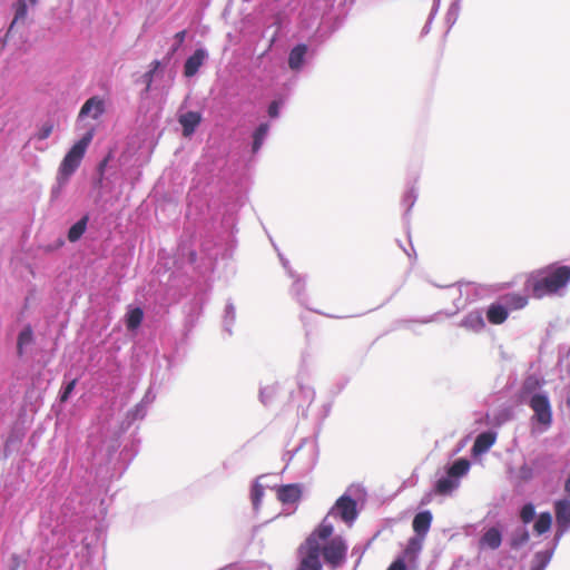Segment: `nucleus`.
<instances>
[{"mask_svg":"<svg viewBox=\"0 0 570 570\" xmlns=\"http://www.w3.org/2000/svg\"><path fill=\"white\" fill-rule=\"evenodd\" d=\"M570 283V266L552 264L533 272L525 282V287L533 297L559 295Z\"/></svg>","mask_w":570,"mask_h":570,"instance_id":"1","label":"nucleus"},{"mask_svg":"<svg viewBox=\"0 0 570 570\" xmlns=\"http://www.w3.org/2000/svg\"><path fill=\"white\" fill-rule=\"evenodd\" d=\"M470 466V461L463 458L448 464L434 483L435 493L440 495L452 494L460 487V479L469 472Z\"/></svg>","mask_w":570,"mask_h":570,"instance_id":"2","label":"nucleus"},{"mask_svg":"<svg viewBox=\"0 0 570 570\" xmlns=\"http://www.w3.org/2000/svg\"><path fill=\"white\" fill-rule=\"evenodd\" d=\"M94 137L92 131L86 132L66 154L63 157L59 171H58V181L60 185H66L69 178L73 175V173L80 166V163L85 156V153L91 142Z\"/></svg>","mask_w":570,"mask_h":570,"instance_id":"3","label":"nucleus"},{"mask_svg":"<svg viewBox=\"0 0 570 570\" xmlns=\"http://www.w3.org/2000/svg\"><path fill=\"white\" fill-rule=\"evenodd\" d=\"M449 288V295L453 298L454 308L451 311H440L429 316L420 318H402L395 322L396 327H409L410 323L429 324L438 321V316L444 314L448 317L454 316L460 309L465 306V302H462V289L461 286L451 285Z\"/></svg>","mask_w":570,"mask_h":570,"instance_id":"4","label":"nucleus"},{"mask_svg":"<svg viewBox=\"0 0 570 570\" xmlns=\"http://www.w3.org/2000/svg\"><path fill=\"white\" fill-rule=\"evenodd\" d=\"M333 533V525L327 522L326 518L322 521L320 527L305 540L299 547L298 553L301 559L307 558L312 550L316 549L317 561L321 562L322 544L321 541L327 540Z\"/></svg>","mask_w":570,"mask_h":570,"instance_id":"5","label":"nucleus"},{"mask_svg":"<svg viewBox=\"0 0 570 570\" xmlns=\"http://www.w3.org/2000/svg\"><path fill=\"white\" fill-rule=\"evenodd\" d=\"M529 406L533 411L532 420L543 425L544 430L549 429L552 423V410L548 395L542 392L534 393Z\"/></svg>","mask_w":570,"mask_h":570,"instance_id":"6","label":"nucleus"},{"mask_svg":"<svg viewBox=\"0 0 570 570\" xmlns=\"http://www.w3.org/2000/svg\"><path fill=\"white\" fill-rule=\"evenodd\" d=\"M38 0H17L13 3V19L8 28V31L2 40V46L6 45L7 39L14 33L20 27L26 28L29 24L28 11L29 8L35 7Z\"/></svg>","mask_w":570,"mask_h":570,"instance_id":"7","label":"nucleus"},{"mask_svg":"<svg viewBox=\"0 0 570 570\" xmlns=\"http://www.w3.org/2000/svg\"><path fill=\"white\" fill-rule=\"evenodd\" d=\"M357 514L356 501L348 494L341 495L328 512V515L340 518L348 525L356 520Z\"/></svg>","mask_w":570,"mask_h":570,"instance_id":"8","label":"nucleus"},{"mask_svg":"<svg viewBox=\"0 0 570 570\" xmlns=\"http://www.w3.org/2000/svg\"><path fill=\"white\" fill-rule=\"evenodd\" d=\"M346 552L347 544L345 540L342 537H334L324 548H322L321 554H323L326 563L332 568H337L344 562Z\"/></svg>","mask_w":570,"mask_h":570,"instance_id":"9","label":"nucleus"},{"mask_svg":"<svg viewBox=\"0 0 570 570\" xmlns=\"http://www.w3.org/2000/svg\"><path fill=\"white\" fill-rule=\"evenodd\" d=\"M554 510L558 527L556 538L559 539L570 528V501L566 499L558 500Z\"/></svg>","mask_w":570,"mask_h":570,"instance_id":"10","label":"nucleus"},{"mask_svg":"<svg viewBox=\"0 0 570 570\" xmlns=\"http://www.w3.org/2000/svg\"><path fill=\"white\" fill-rule=\"evenodd\" d=\"M105 110V100L98 96H94L82 105L79 111V119L89 117L97 120L104 115Z\"/></svg>","mask_w":570,"mask_h":570,"instance_id":"11","label":"nucleus"},{"mask_svg":"<svg viewBox=\"0 0 570 570\" xmlns=\"http://www.w3.org/2000/svg\"><path fill=\"white\" fill-rule=\"evenodd\" d=\"M208 53L204 48H197L193 55H190L184 65V76L187 78L194 77L199 68L204 65Z\"/></svg>","mask_w":570,"mask_h":570,"instance_id":"12","label":"nucleus"},{"mask_svg":"<svg viewBox=\"0 0 570 570\" xmlns=\"http://www.w3.org/2000/svg\"><path fill=\"white\" fill-rule=\"evenodd\" d=\"M309 49L305 43L294 46L288 55V67L294 72H299L305 63Z\"/></svg>","mask_w":570,"mask_h":570,"instance_id":"13","label":"nucleus"},{"mask_svg":"<svg viewBox=\"0 0 570 570\" xmlns=\"http://www.w3.org/2000/svg\"><path fill=\"white\" fill-rule=\"evenodd\" d=\"M164 77V68L163 63L159 60H154L149 70L145 72L141 77L142 82L146 85L145 92H149L154 89H157V81L159 78Z\"/></svg>","mask_w":570,"mask_h":570,"instance_id":"14","label":"nucleus"},{"mask_svg":"<svg viewBox=\"0 0 570 570\" xmlns=\"http://www.w3.org/2000/svg\"><path fill=\"white\" fill-rule=\"evenodd\" d=\"M497 432L493 430H487L478 434L472 445V452L475 455L483 454L490 450L495 443Z\"/></svg>","mask_w":570,"mask_h":570,"instance_id":"15","label":"nucleus"},{"mask_svg":"<svg viewBox=\"0 0 570 570\" xmlns=\"http://www.w3.org/2000/svg\"><path fill=\"white\" fill-rule=\"evenodd\" d=\"M178 121L183 127V135L190 137L200 124L202 115L198 111H186L179 115Z\"/></svg>","mask_w":570,"mask_h":570,"instance_id":"16","label":"nucleus"},{"mask_svg":"<svg viewBox=\"0 0 570 570\" xmlns=\"http://www.w3.org/2000/svg\"><path fill=\"white\" fill-rule=\"evenodd\" d=\"M302 489L299 484H285L277 489V499L283 504H292L299 501Z\"/></svg>","mask_w":570,"mask_h":570,"instance_id":"17","label":"nucleus"},{"mask_svg":"<svg viewBox=\"0 0 570 570\" xmlns=\"http://www.w3.org/2000/svg\"><path fill=\"white\" fill-rule=\"evenodd\" d=\"M461 327H464L474 333H480L485 327V321L481 311L475 309L468 313L460 323Z\"/></svg>","mask_w":570,"mask_h":570,"instance_id":"18","label":"nucleus"},{"mask_svg":"<svg viewBox=\"0 0 570 570\" xmlns=\"http://www.w3.org/2000/svg\"><path fill=\"white\" fill-rule=\"evenodd\" d=\"M432 520L433 515L430 510H424L416 513L412 522L415 534L420 537H426L431 528Z\"/></svg>","mask_w":570,"mask_h":570,"instance_id":"19","label":"nucleus"},{"mask_svg":"<svg viewBox=\"0 0 570 570\" xmlns=\"http://www.w3.org/2000/svg\"><path fill=\"white\" fill-rule=\"evenodd\" d=\"M144 321V311L139 306L128 305L125 314V325L128 331L134 332L138 330Z\"/></svg>","mask_w":570,"mask_h":570,"instance_id":"20","label":"nucleus"},{"mask_svg":"<svg viewBox=\"0 0 570 570\" xmlns=\"http://www.w3.org/2000/svg\"><path fill=\"white\" fill-rule=\"evenodd\" d=\"M508 316L509 313L507 311V306H504L500 301L492 303L487 309V318L491 324H502Z\"/></svg>","mask_w":570,"mask_h":570,"instance_id":"21","label":"nucleus"},{"mask_svg":"<svg viewBox=\"0 0 570 570\" xmlns=\"http://www.w3.org/2000/svg\"><path fill=\"white\" fill-rule=\"evenodd\" d=\"M501 543H502V533L495 527L488 529L480 538V547L481 548H489V549L495 550L501 546Z\"/></svg>","mask_w":570,"mask_h":570,"instance_id":"22","label":"nucleus"},{"mask_svg":"<svg viewBox=\"0 0 570 570\" xmlns=\"http://www.w3.org/2000/svg\"><path fill=\"white\" fill-rule=\"evenodd\" d=\"M500 302L507 306V311L522 309L528 304V297L519 293H508L500 297Z\"/></svg>","mask_w":570,"mask_h":570,"instance_id":"23","label":"nucleus"},{"mask_svg":"<svg viewBox=\"0 0 570 570\" xmlns=\"http://www.w3.org/2000/svg\"><path fill=\"white\" fill-rule=\"evenodd\" d=\"M265 476L266 475H261V476L256 478L250 485L249 497H250L253 510L255 513H257L259 511L261 505H262V500L264 497V489H265V485L262 483V480Z\"/></svg>","mask_w":570,"mask_h":570,"instance_id":"24","label":"nucleus"},{"mask_svg":"<svg viewBox=\"0 0 570 570\" xmlns=\"http://www.w3.org/2000/svg\"><path fill=\"white\" fill-rule=\"evenodd\" d=\"M35 342L33 330L30 324H27L19 333L17 340V355L22 357L24 355V348Z\"/></svg>","mask_w":570,"mask_h":570,"instance_id":"25","label":"nucleus"},{"mask_svg":"<svg viewBox=\"0 0 570 570\" xmlns=\"http://www.w3.org/2000/svg\"><path fill=\"white\" fill-rule=\"evenodd\" d=\"M268 132H269V124L268 122H262L258 125V127L254 130L253 135H252V146H250V150L252 153L255 155L257 154L264 141L266 140L267 136H268Z\"/></svg>","mask_w":570,"mask_h":570,"instance_id":"26","label":"nucleus"},{"mask_svg":"<svg viewBox=\"0 0 570 570\" xmlns=\"http://www.w3.org/2000/svg\"><path fill=\"white\" fill-rule=\"evenodd\" d=\"M89 223V215H83L79 220L70 226L67 233V238L70 243L78 242L87 230Z\"/></svg>","mask_w":570,"mask_h":570,"instance_id":"27","label":"nucleus"},{"mask_svg":"<svg viewBox=\"0 0 570 570\" xmlns=\"http://www.w3.org/2000/svg\"><path fill=\"white\" fill-rule=\"evenodd\" d=\"M278 391H279V384L277 382H273L267 385H261L259 393H258V399H259L261 403L265 406L272 404L273 401L275 400Z\"/></svg>","mask_w":570,"mask_h":570,"instance_id":"28","label":"nucleus"},{"mask_svg":"<svg viewBox=\"0 0 570 570\" xmlns=\"http://www.w3.org/2000/svg\"><path fill=\"white\" fill-rule=\"evenodd\" d=\"M236 321V308L234 303L228 299L225 305L223 315V328L229 336L233 334V326Z\"/></svg>","mask_w":570,"mask_h":570,"instance_id":"29","label":"nucleus"},{"mask_svg":"<svg viewBox=\"0 0 570 570\" xmlns=\"http://www.w3.org/2000/svg\"><path fill=\"white\" fill-rule=\"evenodd\" d=\"M293 278V284L291 286V294L296 298V301L304 306H307V296L305 294V279H303L299 275L295 274Z\"/></svg>","mask_w":570,"mask_h":570,"instance_id":"30","label":"nucleus"},{"mask_svg":"<svg viewBox=\"0 0 570 570\" xmlns=\"http://www.w3.org/2000/svg\"><path fill=\"white\" fill-rule=\"evenodd\" d=\"M425 537H420L414 534V537L410 538L404 550L405 557L412 561L415 560L423 548Z\"/></svg>","mask_w":570,"mask_h":570,"instance_id":"31","label":"nucleus"},{"mask_svg":"<svg viewBox=\"0 0 570 570\" xmlns=\"http://www.w3.org/2000/svg\"><path fill=\"white\" fill-rule=\"evenodd\" d=\"M417 199V189L414 185H412L403 195L402 197V206L405 207V212L403 215V219L405 223L409 222L410 212L412 207L414 206L415 202Z\"/></svg>","mask_w":570,"mask_h":570,"instance_id":"32","label":"nucleus"},{"mask_svg":"<svg viewBox=\"0 0 570 570\" xmlns=\"http://www.w3.org/2000/svg\"><path fill=\"white\" fill-rule=\"evenodd\" d=\"M530 539L529 531L525 527L517 528L511 535V547L514 549L521 548Z\"/></svg>","mask_w":570,"mask_h":570,"instance_id":"33","label":"nucleus"},{"mask_svg":"<svg viewBox=\"0 0 570 570\" xmlns=\"http://www.w3.org/2000/svg\"><path fill=\"white\" fill-rule=\"evenodd\" d=\"M551 523H552V517L549 512H542L539 514V517L537 518L535 522H534V531L537 532V534L541 535L546 532H548L551 528Z\"/></svg>","mask_w":570,"mask_h":570,"instance_id":"34","label":"nucleus"},{"mask_svg":"<svg viewBox=\"0 0 570 570\" xmlns=\"http://www.w3.org/2000/svg\"><path fill=\"white\" fill-rule=\"evenodd\" d=\"M461 10V0H452L448 12L445 14V23L448 24V31L455 24Z\"/></svg>","mask_w":570,"mask_h":570,"instance_id":"35","label":"nucleus"},{"mask_svg":"<svg viewBox=\"0 0 570 570\" xmlns=\"http://www.w3.org/2000/svg\"><path fill=\"white\" fill-rule=\"evenodd\" d=\"M552 554L553 550L537 552L534 556L532 570H544V568L549 564Z\"/></svg>","mask_w":570,"mask_h":570,"instance_id":"36","label":"nucleus"},{"mask_svg":"<svg viewBox=\"0 0 570 570\" xmlns=\"http://www.w3.org/2000/svg\"><path fill=\"white\" fill-rule=\"evenodd\" d=\"M148 407L146 406L145 402H139L135 405L134 409L128 411L127 413V423L131 424L135 421L142 420L147 415Z\"/></svg>","mask_w":570,"mask_h":570,"instance_id":"37","label":"nucleus"},{"mask_svg":"<svg viewBox=\"0 0 570 570\" xmlns=\"http://www.w3.org/2000/svg\"><path fill=\"white\" fill-rule=\"evenodd\" d=\"M440 4H441V0H433V6H432V9L430 11L429 18H428V20H426V22H425V24H424V27L422 28V31H421V36L422 37L426 36L430 32L432 22H433L435 16L439 12Z\"/></svg>","mask_w":570,"mask_h":570,"instance_id":"38","label":"nucleus"},{"mask_svg":"<svg viewBox=\"0 0 570 570\" xmlns=\"http://www.w3.org/2000/svg\"><path fill=\"white\" fill-rule=\"evenodd\" d=\"M77 382L78 380L77 379H73L71 381H69L68 383H66L60 392H59V400L60 402L65 403L69 400L71 393L73 392L76 385H77Z\"/></svg>","mask_w":570,"mask_h":570,"instance_id":"39","label":"nucleus"},{"mask_svg":"<svg viewBox=\"0 0 570 570\" xmlns=\"http://www.w3.org/2000/svg\"><path fill=\"white\" fill-rule=\"evenodd\" d=\"M535 517V508L532 503H525L521 511H520V518L523 523L531 522Z\"/></svg>","mask_w":570,"mask_h":570,"instance_id":"40","label":"nucleus"},{"mask_svg":"<svg viewBox=\"0 0 570 570\" xmlns=\"http://www.w3.org/2000/svg\"><path fill=\"white\" fill-rule=\"evenodd\" d=\"M534 476V468L528 463H523L518 471V478L521 481L528 482Z\"/></svg>","mask_w":570,"mask_h":570,"instance_id":"41","label":"nucleus"},{"mask_svg":"<svg viewBox=\"0 0 570 570\" xmlns=\"http://www.w3.org/2000/svg\"><path fill=\"white\" fill-rule=\"evenodd\" d=\"M8 570H27V561L20 556L13 553L10 557Z\"/></svg>","mask_w":570,"mask_h":570,"instance_id":"42","label":"nucleus"},{"mask_svg":"<svg viewBox=\"0 0 570 570\" xmlns=\"http://www.w3.org/2000/svg\"><path fill=\"white\" fill-rule=\"evenodd\" d=\"M52 130H53V124H52V121L48 120L40 126L38 132L36 134V138L38 140H45V139L49 138Z\"/></svg>","mask_w":570,"mask_h":570,"instance_id":"43","label":"nucleus"},{"mask_svg":"<svg viewBox=\"0 0 570 570\" xmlns=\"http://www.w3.org/2000/svg\"><path fill=\"white\" fill-rule=\"evenodd\" d=\"M244 570H272V567L264 561H249L244 566Z\"/></svg>","mask_w":570,"mask_h":570,"instance_id":"44","label":"nucleus"},{"mask_svg":"<svg viewBox=\"0 0 570 570\" xmlns=\"http://www.w3.org/2000/svg\"><path fill=\"white\" fill-rule=\"evenodd\" d=\"M283 101L282 100H273L267 109V114L272 119H275L279 116V111L282 108Z\"/></svg>","mask_w":570,"mask_h":570,"instance_id":"45","label":"nucleus"},{"mask_svg":"<svg viewBox=\"0 0 570 570\" xmlns=\"http://www.w3.org/2000/svg\"><path fill=\"white\" fill-rule=\"evenodd\" d=\"M299 392L304 395V399L307 403V407L313 403L315 399V391L311 386L299 385Z\"/></svg>","mask_w":570,"mask_h":570,"instance_id":"46","label":"nucleus"},{"mask_svg":"<svg viewBox=\"0 0 570 570\" xmlns=\"http://www.w3.org/2000/svg\"><path fill=\"white\" fill-rule=\"evenodd\" d=\"M185 38H186L185 30H181L175 35V43L171 46L168 56L175 53L179 49V47L184 43Z\"/></svg>","mask_w":570,"mask_h":570,"instance_id":"47","label":"nucleus"},{"mask_svg":"<svg viewBox=\"0 0 570 570\" xmlns=\"http://www.w3.org/2000/svg\"><path fill=\"white\" fill-rule=\"evenodd\" d=\"M278 257H279L281 264L284 267V269L286 271L287 275L289 277H295L296 273L292 269V267L289 265V261L286 257H284V255L281 253H278Z\"/></svg>","mask_w":570,"mask_h":570,"instance_id":"48","label":"nucleus"},{"mask_svg":"<svg viewBox=\"0 0 570 570\" xmlns=\"http://www.w3.org/2000/svg\"><path fill=\"white\" fill-rule=\"evenodd\" d=\"M387 570H407L406 564L402 558H397L392 564L387 568Z\"/></svg>","mask_w":570,"mask_h":570,"instance_id":"49","label":"nucleus"},{"mask_svg":"<svg viewBox=\"0 0 570 570\" xmlns=\"http://www.w3.org/2000/svg\"><path fill=\"white\" fill-rule=\"evenodd\" d=\"M155 397L156 396L153 393L151 389H148L140 402H145L146 406L148 407V405L154 402Z\"/></svg>","mask_w":570,"mask_h":570,"instance_id":"50","label":"nucleus"},{"mask_svg":"<svg viewBox=\"0 0 570 570\" xmlns=\"http://www.w3.org/2000/svg\"><path fill=\"white\" fill-rule=\"evenodd\" d=\"M65 185H60V183L57 180V185L52 187L51 189V196L52 198H57Z\"/></svg>","mask_w":570,"mask_h":570,"instance_id":"51","label":"nucleus"},{"mask_svg":"<svg viewBox=\"0 0 570 570\" xmlns=\"http://www.w3.org/2000/svg\"><path fill=\"white\" fill-rule=\"evenodd\" d=\"M188 255H189V258H188L189 263H191V264L195 263L196 258H197L196 252L195 250H189Z\"/></svg>","mask_w":570,"mask_h":570,"instance_id":"52","label":"nucleus"},{"mask_svg":"<svg viewBox=\"0 0 570 570\" xmlns=\"http://www.w3.org/2000/svg\"><path fill=\"white\" fill-rule=\"evenodd\" d=\"M12 442V436H9L6 441V445H4V456L7 458L8 456V449H9V445L10 443Z\"/></svg>","mask_w":570,"mask_h":570,"instance_id":"53","label":"nucleus"},{"mask_svg":"<svg viewBox=\"0 0 570 570\" xmlns=\"http://www.w3.org/2000/svg\"><path fill=\"white\" fill-rule=\"evenodd\" d=\"M65 245V240L62 238H58L56 242L55 248H60ZM49 249H53V247H50Z\"/></svg>","mask_w":570,"mask_h":570,"instance_id":"54","label":"nucleus"}]
</instances>
